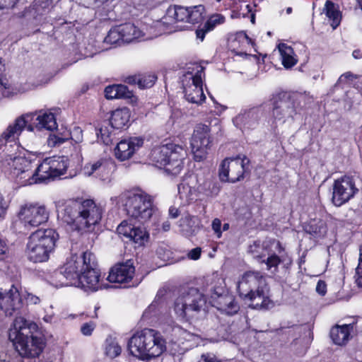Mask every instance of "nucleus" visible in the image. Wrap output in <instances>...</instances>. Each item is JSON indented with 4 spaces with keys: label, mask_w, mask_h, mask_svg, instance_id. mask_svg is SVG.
<instances>
[{
    "label": "nucleus",
    "mask_w": 362,
    "mask_h": 362,
    "mask_svg": "<svg viewBox=\"0 0 362 362\" xmlns=\"http://www.w3.org/2000/svg\"><path fill=\"white\" fill-rule=\"evenodd\" d=\"M97 266L96 257L90 251L72 255L59 270L49 276L47 281L56 288L75 286L86 292L105 288Z\"/></svg>",
    "instance_id": "obj_1"
},
{
    "label": "nucleus",
    "mask_w": 362,
    "mask_h": 362,
    "mask_svg": "<svg viewBox=\"0 0 362 362\" xmlns=\"http://www.w3.org/2000/svg\"><path fill=\"white\" fill-rule=\"evenodd\" d=\"M204 7L202 5L189 7L171 6L160 20L152 24L144 23L136 25L127 23L119 25L122 42L129 43L136 40H148L163 33H170V25L178 22L191 25L199 23L204 19Z\"/></svg>",
    "instance_id": "obj_2"
},
{
    "label": "nucleus",
    "mask_w": 362,
    "mask_h": 362,
    "mask_svg": "<svg viewBox=\"0 0 362 362\" xmlns=\"http://www.w3.org/2000/svg\"><path fill=\"white\" fill-rule=\"evenodd\" d=\"M57 209L58 216L81 234L92 232L103 215L102 208L88 199L59 202Z\"/></svg>",
    "instance_id": "obj_3"
},
{
    "label": "nucleus",
    "mask_w": 362,
    "mask_h": 362,
    "mask_svg": "<svg viewBox=\"0 0 362 362\" xmlns=\"http://www.w3.org/2000/svg\"><path fill=\"white\" fill-rule=\"evenodd\" d=\"M37 325L26 320L23 317H17L8 330V339L13 343L19 355L23 358L38 357L45 347L43 339L33 333Z\"/></svg>",
    "instance_id": "obj_4"
},
{
    "label": "nucleus",
    "mask_w": 362,
    "mask_h": 362,
    "mask_svg": "<svg viewBox=\"0 0 362 362\" xmlns=\"http://www.w3.org/2000/svg\"><path fill=\"white\" fill-rule=\"evenodd\" d=\"M127 349L134 357L141 361H149L166 351V341L158 331L144 329L130 337Z\"/></svg>",
    "instance_id": "obj_5"
},
{
    "label": "nucleus",
    "mask_w": 362,
    "mask_h": 362,
    "mask_svg": "<svg viewBox=\"0 0 362 362\" xmlns=\"http://www.w3.org/2000/svg\"><path fill=\"white\" fill-rule=\"evenodd\" d=\"M237 290L241 298L251 302L253 308L267 309L272 304L266 278L258 272H245L237 282Z\"/></svg>",
    "instance_id": "obj_6"
},
{
    "label": "nucleus",
    "mask_w": 362,
    "mask_h": 362,
    "mask_svg": "<svg viewBox=\"0 0 362 362\" xmlns=\"http://www.w3.org/2000/svg\"><path fill=\"white\" fill-rule=\"evenodd\" d=\"M206 300L204 295L196 288H189L180 291L175 299L173 311L177 318L187 322L198 319L205 313Z\"/></svg>",
    "instance_id": "obj_7"
},
{
    "label": "nucleus",
    "mask_w": 362,
    "mask_h": 362,
    "mask_svg": "<svg viewBox=\"0 0 362 362\" xmlns=\"http://www.w3.org/2000/svg\"><path fill=\"white\" fill-rule=\"evenodd\" d=\"M117 204L124 206L131 218L143 224L149 221L155 211L151 196L140 190L122 193L117 198Z\"/></svg>",
    "instance_id": "obj_8"
},
{
    "label": "nucleus",
    "mask_w": 362,
    "mask_h": 362,
    "mask_svg": "<svg viewBox=\"0 0 362 362\" xmlns=\"http://www.w3.org/2000/svg\"><path fill=\"white\" fill-rule=\"evenodd\" d=\"M4 166L9 172L12 178L21 186L37 184L35 169L33 170L34 154L28 156L17 155L16 151L4 153Z\"/></svg>",
    "instance_id": "obj_9"
},
{
    "label": "nucleus",
    "mask_w": 362,
    "mask_h": 362,
    "mask_svg": "<svg viewBox=\"0 0 362 362\" xmlns=\"http://www.w3.org/2000/svg\"><path fill=\"white\" fill-rule=\"evenodd\" d=\"M57 238V233L52 228L38 230L33 233L29 237L26 247L28 259L33 262L47 261Z\"/></svg>",
    "instance_id": "obj_10"
},
{
    "label": "nucleus",
    "mask_w": 362,
    "mask_h": 362,
    "mask_svg": "<svg viewBox=\"0 0 362 362\" xmlns=\"http://www.w3.org/2000/svg\"><path fill=\"white\" fill-rule=\"evenodd\" d=\"M219 192L216 183L204 178H199L195 174L186 175L178 185L180 198L185 204L197 199L199 196L213 197Z\"/></svg>",
    "instance_id": "obj_11"
},
{
    "label": "nucleus",
    "mask_w": 362,
    "mask_h": 362,
    "mask_svg": "<svg viewBox=\"0 0 362 362\" xmlns=\"http://www.w3.org/2000/svg\"><path fill=\"white\" fill-rule=\"evenodd\" d=\"M206 281V291L210 292V303L212 306L227 315L237 313L239 305L235 302L234 296L226 289L224 279L218 274H213L208 277Z\"/></svg>",
    "instance_id": "obj_12"
},
{
    "label": "nucleus",
    "mask_w": 362,
    "mask_h": 362,
    "mask_svg": "<svg viewBox=\"0 0 362 362\" xmlns=\"http://www.w3.org/2000/svg\"><path fill=\"white\" fill-rule=\"evenodd\" d=\"M204 67L199 64L189 66L181 78L185 99L191 103L201 105L206 100L203 91Z\"/></svg>",
    "instance_id": "obj_13"
},
{
    "label": "nucleus",
    "mask_w": 362,
    "mask_h": 362,
    "mask_svg": "<svg viewBox=\"0 0 362 362\" xmlns=\"http://www.w3.org/2000/svg\"><path fill=\"white\" fill-rule=\"evenodd\" d=\"M17 217L25 229L31 230L48 221L49 211L38 202H26L19 206Z\"/></svg>",
    "instance_id": "obj_14"
},
{
    "label": "nucleus",
    "mask_w": 362,
    "mask_h": 362,
    "mask_svg": "<svg viewBox=\"0 0 362 362\" xmlns=\"http://www.w3.org/2000/svg\"><path fill=\"white\" fill-rule=\"evenodd\" d=\"M68 158L65 156H52L45 158L35 168L37 183L53 180L64 175L68 168Z\"/></svg>",
    "instance_id": "obj_15"
},
{
    "label": "nucleus",
    "mask_w": 362,
    "mask_h": 362,
    "mask_svg": "<svg viewBox=\"0 0 362 362\" xmlns=\"http://www.w3.org/2000/svg\"><path fill=\"white\" fill-rule=\"evenodd\" d=\"M29 115H21L10 124L0 136V150L4 153L17 151L16 141L25 128L27 129Z\"/></svg>",
    "instance_id": "obj_16"
},
{
    "label": "nucleus",
    "mask_w": 362,
    "mask_h": 362,
    "mask_svg": "<svg viewBox=\"0 0 362 362\" xmlns=\"http://www.w3.org/2000/svg\"><path fill=\"white\" fill-rule=\"evenodd\" d=\"M208 125L198 124L195 126L190 141L192 152L196 161L204 160L212 146V139Z\"/></svg>",
    "instance_id": "obj_17"
},
{
    "label": "nucleus",
    "mask_w": 362,
    "mask_h": 362,
    "mask_svg": "<svg viewBox=\"0 0 362 362\" xmlns=\"http://www.w3.org/2000/svg\"><path fill=\"white\" fill-rule=\"evenodd\" d=\"M354 179L344 175L334 180L332 186V203L336 206H341L354 198L358 193Z\"/></svg>",
    "instance_id": "obj_18"
},
{
    "label": "nucleus",
    "mask_w": 362,
    "mask_h": 362,
    "mask_svg": "<svg viewBox=\"0 0 362 362\" xmlns=\"http://www.w3.org/2000/svg\"><path fill=\"white\" fill-rule=\"evenodd\" d=\"M248 163L249 160L245 156L226 158L222 161L219 168L221 180L233 183L240 181L243 178L245 165Z\"/></svg>",
    "instance_id": "obj_19"
},
{
    "label": "nucleus",
    "mask_w": 362,
    "mask_h": 362,
    "mask_svg": "<svg viewBox=\"0 0 362 362\" xmlns=\"http://www.w3.org/2000/svg\"><path fill=\"white\" fill-rule=\"evenodd\" d=\"M24 294L12 286L8 291H0V308L6 315H16L24 313Z\"/></svg>",
    "instance_id": "obj_20"
},
{
    "label": "nucleus",
    "mask_w": 362,
    "mask_h": 362,
    "mask_svg": "<svg viewBox=\"0 0 362 362\" xmlns=\"http://www.w3.org/2000/svg\"><path fill=\"white\" fill-rule=\"evenodd\" d=\"M298 112L294 100L284 94L274 102L272 117L276 124H284L292 121Z\"/></svg>",
    "instance_id": "obj_21"
},
{
    "label": "nucleus",
    "mask_w": 362,
    "mask_h": 362,
    "mask_svg": "<svg viewBox=\"0 0 362 362\" xmlns=\"http://www.w3.org/2000/svg\"><path fill=\"white\" fill-rule=\"evenodd\" d=\"M29 115L27 130L34 132L43 129L53 131L57 128L55 115L50 110H41L35 112L25 114Z\"/></svg>",
    "instance_id": "obj_22"
},
{
    "label": "nucleus",
    "mask_w": 362,
    "mask_h": 362,
    "mask_svg": "<svg viewBox=\"0 0 362 362\" xmlns=\"http://www.w3.org/2000/svg\"><path fill=\"white\" fill-rule=\"evenodd\" d=\"M119 235L132 241L138 246H144L149 240V233L141 226H135L127 220H124L117 226Z\"/></svg>",
    "instance_id": "obj_23"
},
{
    "label": "nucleus",
    "mask_w": 362,
    "mask_h": 362,
    "mask_svg": "<svg viewBox=\"0 0 362 362\" xmlns=\"http://www.w3.org/2000/svg\"><path fill=\"white\" fill-rule=\"evenodd\" d=\"M262 110L260 107H254L241 111L233 119V124L243 132L255 129L259 124Z\"/></svg>",
    "instance_id": "obj_24"
},
{
    "label": "nucleus",
    "mask_w": 362,
    "mask_h": 362,
    "mask_svg": "<svg viewBox=\"0 0 362 362\" xmlns=\"http://www.w3.org/2000/svg\"><path fill=\"white\" fill-rule=\"evenodd\" d=\"M134 273L133 262L129 260L115 265L110 269L107 279L110 283L127 284L132 280Z\"/></svg>",
    "instance_id": "obj_25"
},
{
    "label": "nucleus",
    "mask_w": 362,
    "mask_h": 362,
    "mask_svg": "<svg viewBox=\"0 0 362 362\" xmlns=\"http://www.w3.org/2000/svg\"><path fill=\"white\" fill-rule=\"evenodd\" d=\"M82 173L86 177H92L104 182H110L111 169L110 163L107 160L99 159L86 163L82 169Z\"/></svg>",
    "instance_id": "obj_26"
},
{
    "label": "nucleus",
    "mask_w": 362,
    "mask_h": 362,
    "mask_svg": "<svg viewBox=\"0 0 362 362\" xmlns=\"http://www.w3.org/2000/svg\"><path fill=\"white\" fill-rule=\"evenodd\" d=\"M144 144L141 137H132L120 141L115 148V155L120 160L130 158Z\"/></svg>",
    "instance_id": "obj_27"
},
{
    "label": "nucleus",
    "mask_w": 362,
    "mask_h": 362,
    "mask_svg": "<svg viewBox=\"0 0 362 362\" xmlns=\"http://www.w3.org/2000/svg\"><path fill=\"white\" fill-rule=\"evenodd\" d=\"M181 149V146L172 143L154 146L150 153V160L158 168H162L170 154L174 149Z\"/></svg>",
    "instance_id": "obj_28"
},
{
    "label": "nucleus",
    "mask_w": 362,
    "mask_h": 362,
    "mask_svg": "<svg viewBox=\"0 0 362 362\" xmlns=\"http://www.w3.org/2000/svg\"><path fill=\"white\" fill-rule=\"evenodd\" d=\"M185 152L182 147L181 149H174L166 160V164L163 165L165 171L171 175L176 176L180 173L183 168V160Z\"/></svg>",
    "instance_id": "obj_29"
},
{
    "label": "nucleus",
    "mask_w": 362,
    "mask_h": 362,
    "mask_svg": "<svg viewBox=\"0 0 362 362\" xmlns=\"http://www.w3.org/2000/svg\"><path fill=\"white\" fill-rule=\"evenodd\" d=\"M353 329L352 324L336 325L331 328L329 336L334 344L344 346L351 339Z\"/></svg>",
    "instance_id": "obj_30"
},
{
    "label": "nucleus",
    "mask_w": 362,
    "mask_h": 362,
    "mask_svg": "<svg viewBox=\"0 0 362 362\" xmlns=\"http://www.w3.org/2000/svg\"><path fill=\"white\" fill-rule=\"evenodd\" d=\"M250 43V39L245 33H239L236 35L235 37L229 43L230 49L234 52L235 56L243 58L253 57L255 55H250L243 50L244 47L248 46Z\"/></svg>",
    "instance_id": "obj_31"
},
{
    "label": "nucleus",
    "mask_w": 362,
    "mask_h": 362,
    "mask_svg": "<svg viewBox=\"0 0 362 362\" xmlns=\"http://www.w3.org/2000/svg\"><path fill=\"white\" fill-rule=\"evenodd\" d=\"M272 247H279L280 244L276 241H255L248 247V252L250 253L254 258L262 259L266 255H269L271 248Z\"/></svg>",
    "instance_id": "obj_32"
},
{
    "label": "nucleus",
    "mask_w": 362,
    "mask_h": 362,
    "mask_svg": "<svg viewBox=\"0 0 362 362\" xmlns=\"http://www.w3.org/2000/svg\"><path fill=\"white\" fill-rule=\"evenodd\" d=\"M200 225V219L196 216L186 215L180 221L181 232L187 237L196 234L199 230Z\"/></svg>",
    "instance_id": "obj_33"
},
{
    "label": "nucleus",
    "mask_w": 362,
    "mask_h": 362,
    "mask_svg": "<svg viewBox=\"0 0 362 362\" xmlns=\"http://www.w3.org/2000/svg\"><path fill=\"white\" fill-rule=\"evenodd\" d=\"M277 47L284 68L291 69L298 63L297 56L291 46L285 43H280Z\"/></svg>",
    "instance_id": "obj_34"
},
{
    "label": "nucleus",
    "mask_w": 362,
    "mask_h": 362,
    "mask_svg": "<svg viewBox=\"0 0 362 362\" xmlns=\"http://www.w3.org/2000/svg\"><path fill=\"white\" fill-rule=\"evenodd\" d=\"M130 110L127 107L119 108L114 110L110 117L111 127L117 129H122L129 122Z\"/></svg>",
    "instance_id": "obj_35"
},
{
    "label": "nucleus",
    "mask_w": 362,
    "mask_h": 362,
    "mask_svg": "<svg viewBox=\"0 0 362 362\" xmlns=\"http://www.w3.org/2000/svg\"><path fill=\"white\" fill-rule=\"evenodd\" d=\"M103 350L106 357L114 359L121 354L122 349L117 338L109 335L103 344Z\"/></svg>",
    "instance_id": "obj_36"
},
{
    "label": "nucleus",
    "mask_w": 362,
    "mask_h": 362,
    "mask_svg": "<svg viewBox=\"0 0 362 362\" xmlns=\"http://www.w3.org/2000/svg\"><path fill=\"white\" fill-rule=\"evenodd\" d=\"M306 233L313 235L315 238L324 237L327 231L325 222L320 218H313L305 226Z\"/></svg>",
    "instance_id": "obj_37"
},
{
    "label": "nucleus",
    "mask_w": 362,
    "mask_h": 362,
    "mask_svg": "<svg viewBox=\"0 0 362 362\" xmlns=\"http://www.w3.org/2000/svg\"><path fill=\"white\" fill-rule=\"evenodd\" d=\"M105 95L107 99L129 98L132 96V91L122 84L109 86L105 89Z\"/></svg>",
    "instance_id": "obj_38"
},
{
    "label": "nucleus",
    "mask_w": 362,
    "mask_h": 362,
    "mask_svg": "<svg viewBox=\"0 0 362 362\" xmlns=\"http://www.w3.org/2000/svg\"><path fill=\"white\" fill-rule=\"evenodd\" d=\"M326 16L332 21L331 25L335 29L340 23L341 16L338 5L331 1H326L323 9Z\"/></svg>",
    "instance_id": "obj_39"
},
{
    "label": "nucleus",
    "mask_w": 362,
    "mask_h": 362,
    "mask_svg": "<svg viewBox=\"0 0 362 362\" xmlns=\"http://www.w3.org/2000/svg\"><path fill=\"white\" fill-rule=\"evenodd\" d=\"M156 81V77L153 74H147L129 78V81L137 83L140 88H148L153 86Z\"/></svg>",
    "instance_id": "obj_40"
},
{
    "label": "nucleus",
    "mask_w": 362,
    "mask_h": 362,
    "mask_svg": "<svg viewBox=\"0 0 362 362\" xmlns=\"http://www.w3.org/2000/svg\"><path fill=\"white\" fill-rule=\"evenodd\" d=\"M105 42L110 45H117L122 42V34L119 25H117L108 32L105 38Z\"/></svg>",
    "instance_id": "obj_41"
},
{
    "label": "nucleus",
    "mask_w": 362,
    "mask_h": 362,
    "mask_svg": "<svg viewBox=\"0 0 362 362\" xmlns=\"http://www.w3.org/2000/svg\"><path fill=\"white\" fill-rule=\"evenodd\" d=\"M95 134L98 139H100L105 145H109L112 142L111 132L107 124L96 127Z\"/></svg>",
    "instance_id": "obj_42"
},
{
    "label": "nucleus",
    "mask_w": 362,
    "mask_h": 362,
    "mask_svg": "<svg viewBox=\"0 0 362 362\" xmlns=\"http://www.w3.org/2000/svg\"><path fill=\"white\" fill-rule=\"evenodd\" d=\"M267 256V258L266 259H263L262 262L266 264L268 271L272 274H275L278 271V266L281 260L277 255L271 254V252H269V255Z\"/></svg>",
    "instance_id": "obj_43"
},
{
    "label": "nucleus",
    "mask_w": 362,
    "mask_h": 362,
    "mask_svg": "<svg viewBox=\"0 0 362 362\" xmlns=\"http://www.w3.org/2000/svg\"><path fill=\"white\" fill-rule=\"evenodd\" d=\"M224 21L225 17L221 14L212 15L205 23L204 28H206V31H211L216 26L223 23Z\"/></svg>",
    "instance_id": "obj_44"
},
{
    "label": "nucleus",
    "mask_w": 362,
    "mask_h": 362,
    "mask_svg": "<svg viewBox=\"0 0 362 362\" xmlns=\"http://www.w3.org/2000/svg\"><path fill=\"white\" fill-rule=\"evenodd\" d=\"M69 139V137L67 133L66 135L54 134L49 136L48 139V144L50 146H58Z\"/></svg>",
    "instance_id": "obj_45"
},
{
    "label": "nucleus",
    "mask_w": 362,
    "mask_h": 362,
    "mask_svg": "<svg viewBox=\"0 0 362 362\" xmlns=\"http://www.w3.org/2000/svg\"><path fill=\"white\" fill-rule=\"evenodd\" d=\"M158 303L153 302L144 312L142 317L144 320H150L158 314Z\"/></svg>",
    "instance_id": "obj_46"
},
{
    "label": "nucleus",
    "mask_w": 362,
    "mask_h": 362,
    "mask_svg": "<svg viewBox=\"0 0 362 362\" xmlns=\"http://www.w3.org/2000/svg\"><path fill=\"white\" fill-rule=\"evenodd\" d=\"M69 139L75 143L79 144L83 141L82 129L78 127H75L70 132H67Z\"/></svg>",
    "instance_id": "obj_47"
},
{
    "label": "nucleus",
    "mask_w": 362,
    "mask_h": 362,
    "mask_svg": "<svg viewBox=\"0 0 362 362\" xmlns=\"http://www.w3.org/2000/svg\"><path fill=\"white\" fill-rule=\"evenodd\" d=\"M95 327V323L93 322L83 323L81 327V332L84 336H90L93 332L94 331Z\"/></svg>",
    "instance_id": "obj_48"
},
{
    "label": "nucleus",
    "mask_w": 362,
    "mask_h": 362,
    "mask_svg": "<svg viewBox=\"0 0 362 362\" xmlns=\"http://www.w3.org/2000/svg\"><path fill=\"white\" fill-rule=\"evenodd\" d=\"M356 283L358 286L362 287V247L360 248V256L358 265L356 268Z\"/></svg>",
    "instance_id": "obj_49"
},
{
    "label": "nucleus",
    "mask_w": 362,
    "mask_h": 362,
    "mask_svg": "<svg viewBox=\"0 0 362 362\" xmlns=\"http://www.w3.org/2000/svg\"><path fill=\"white\" fill-rule=\"evenodd\" d=\"M177 329H184L181 327L176 325L174 326L172 329V337L175 340V342L179 344H183V335L181 332L177 331Z\"/></svg>",
    "instance_id": "obj_50"
},
{
    "label": "nucleus",
    "mask_w": 362,
    "mask_h": 362,
    "mask_svg": "<svg viewBox=\"0 0 362 362\" xmlns=\"http://www.w3.org/2000/svg\"><path fill=\"white\" fill-rule=\"evenodd\" d=\"M183 335V343L185 341H194L197 338V336L187 331L186 329H177Z\"/></svg>",
    "instance_id": "obj_51"
},
{
    "label": "nucleus",
    "mask_w": 362,
    "mask_h": 362,
    "mask_svg": "<svg viewBox=\"0 0 362 362\" xmlns=\"http://www.w3.org/2000/svg\"><path fill=\"white\" fill-rule=\"evenodd\" d=\"M18 1V0H0V10L13 8Z\"/></svg>",
    "instance_id": "obj_52"
},
{
    "label": "nucleus",
    "mask_w": 362,
    "mask_h": 362,
    "mask_svg": "<svg viewBox=\"0 0 362 362\" xmlns=\"http://www.w3.org/2000/svg\"><path fill=\"white\" fill-rule=\"evenodd\" d=\"M198 362H221L212 354H203Z\"/></svg>",
    "instance_id": "obj_53"
},
{
    "label": "nucleus",
    "mask_w": 362,
    "mask_h": 362,
    "mask_svg": "<svg viewBox=\"0 0 362 362\" xmlns=\"http://www.w3.org/2000/svg\"><path fill=\"white\" fill-rule=\"evenodd\" d=\"M354 78V76L351 72H346L339 78L337 84L345 83Z\"/></svg>",
    "instance_id": "obj_54"
},
{
    "label": "nucleus",
    "mask_w": 362,
    "mask_h": 362,
    "mask_svg": "<svg viewBox=\"0 0 362 362\" xmlns=\"http://www.w3.org/2000/svg\"><path fill=\"white\" fill-rule=\"evenodd\" d=\"M201 252L202 250L200 247L194 248L188 252V258L190 259L197 260L200 257Z\"/></svg>",
    "instance_id": "obj_55"
},
{
    "label": "nucleus",
    "mask_w": 362,
    "mask_h": 362,
    "mask_svg": "<svg viewBox=\"0 0 362 362\" xmlns=\"http://www.w3.org/2000/svg\"><path fill=\"white\" fill-rule=\"evenodd\" d=\"M8 207V202L5 201L2 194L0 193V217L4 216L6 214Z\"/></svg>",
    "instance_id": "obj_56"
},
{
    "label": "nucleus",
    "mask_w": 362,
    "mask_h": 362,
    "mask_svg": "<svg viewBox=\"0 0 362 362\" xmlns=\"http://www.w3.org/2000/svg\"><path fill=\"white\" fill-rule=\"evenodd\" d=\"M316 291L321 296L325 295L327 292V285L325 281L320 280L316 286Z\"/></svg>",
    "instance_id": "obj_57"
},
{
    "label": "nucleus",
    "mask_w": 362,
    "mask_h": 362,
    "mask_svg": "<svg viewBox=\"0 0 362 362\" xmlns=\"http://www.w3.org/2000/svg\"><path fill=\"white\" fill-rule=\"evenodd\" d=\"M8 251V246L6 243L0 238V259H4Z\"/></svg>",
    "instance_id": "obj_58"
},
{
    "label": "nucleus",
    "mask_w": 362,
    "mask_h": 362,
    "mask_svg": "<svg viewBox=\"0 0 362 362\" xmlns=\"http://www.w3.org/2000/svg\"><path fill=\"white\" fill-rule=\"evenodd\" d=\"M221 222L218 218H215L212 222V228L214 232L220 237L221 234Z\"/></svg>",
    "instance_id": "obj_59"
},
{
    "label": "nucleus",
    "mask_w": 362,
    "mask_h": 362,
    "mask_svg": "<svg viewBox=\"0 0 362 362\" xmlns=\"http://www.w3.org/2000/svg\"><path fill=\"white\" fill-rule=\"evenodd\" d=\"M24 299L26 300L27 303H30V304L35 305V304H37L40 303V298L37 296H34L33 294H30V293H28L26 295V297L24 295Z\"/></svg>",
    "instance_id": "obj_60"
},
{
    "label": "nucleus",
    "mask_w": 362,
    "mask_h": 362,
    "mask_svg": "<svg viewBox=\"0 0 362 362\" xmlns=\"http://www.w3.org/2000/svg\"><path fill=\"white\" fill-rule=\"evenodd\" d=\"M207 32L208 31H206V28H204V27L202 29H198L196 30V36L201 41H203L204 39L205 35Z\"/></svg>",
    "instance_id": "obj_61"
},
{
    "label": "nucleus",
    "mask_w": 362,
    "mask_h": 362,
    "mask_svg": "<svg viewBox=\"0 0 362 362\" xmlns=\"http://www.w3.org/2000/svg\"><path fill=\"white\" fill-rule=\"evenodd\" d=\"M217 1H221V0H216ZM239 0H224L225 6L228 8H235L238 4Z\"/></svg>",
    "instance_id": "obj_62"
},
{
    "label": "nucleus",
    "mask_w": 362,
    "mask_h": 362,
    "mask_svg": "<svg viewBox=\"0 0 362 362\" xmlns=\"http://www.w3.org/2000/svg\"><path fill=\"white\" fill-rule=\"evenodd\" d=\"M169 216L173 218H177L179 216V210L175 207H170L169 209Z\"/></svg>",
    "instance_id": "obj_63"
},
{
    "label": "nucleus",
    "mask_w": 362,
    "mask_h": 362,
    "mask_svg": "<svg viewBox=\"0 0 362 362\" xmlns=\"http://www.w3.org/2000/svg\"><path fill=\"white\" fill-rule=\"evenodd\" d=\"M352 56L355 59H361V58H362V52L358 49H356L353 52Z\"/></svg>",
    "instance_id": "obj_64"
}]
</instances>
